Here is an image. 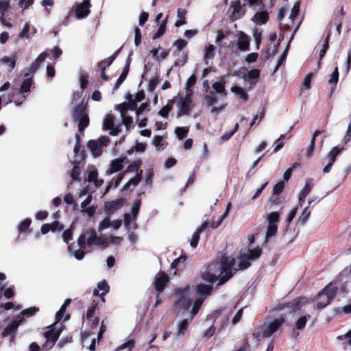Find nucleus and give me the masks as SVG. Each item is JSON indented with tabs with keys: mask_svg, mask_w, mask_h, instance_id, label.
<instances>
[{
	"mask_svg": "<svg viewBox=\"0 0 351 351\" xmlns=\"http://www.w3.org/2000/svg\"><path fill=\"white\" fill-rule=\"evenodd\" d=\"M215 56V47L213 45L205 46L204 48V59L206 60L213 58Z\"/></svg>",
	"mask_w": 351,
	"mask_h": 351,
	"instance_id": "47",
	"label": "nucleus"
},
{
	"mask_svg": "<svg viewBox=\"0 0 351 351\" xmlns=\"http://www.w3.org/2000/svg\"><path fill=\"white\" fill-rule=\"evenodd\" d=\"M172 106L170 104H167L163 106L159 111V114L163 117L167 118L169 115V112L172 110Z\"/></svg>",
	"mask_w": 351,
	"mask_h": 351,
	"instance_id": "58",
	"label": "nucleus"
},
{
	"mask_svg": "<svg viewBox=\"0 0 351 351\" xmlns=\"http://www.w3.org/2000/svg\"><path fill=\"white\" fill-rule=\"evenodd\" d=\"M123 47H121L119 49H117L114 53L109 58L104 59L98 63V66L100 69V77L105 81H108L109 80V77L106 74V67L110 66L114 60L118 57L119 54L121 52V50Z\"/></svg>",
	"mask_w": 351,
	"mask_h": 351,
	"instance_id": "8",
	"label": "nucleus"
},
{
	"mask_svg": "<svg viewBox=\"0 0 351 351\" xmlns=\"http://www.w3.org/2000/svg\"><path fill=\"white\" fill-rule=\"evenodd\" d=\"M141 165L142 160L141 159L136 160L128 165L126 171H136L138 173L140 171V167L141 166Z\"/></svg>",
	"mask_w": 351,
	"mask_h": 351,
	"instance_id": "45",
	"label": "nucleus"
},
{
	"mask_svg": "<svg viewBox=\"0 0 351 351\" xmlns=\"http://www.w3.org/2000/svg\"><path fill=\"white\" fill-rule=\"evenodd\" d=\"M60 335V331L56 330L53 324L51 325L49 327V330L44 333L45 337L46 338V342L43 345V348H46L47 350L51 349L57 341Z\"/></svg>",
	"mask_w": 351,
	"mask_h": 351,
	"instance_id": "6",
	"label": "nucleus"
},
{
	"mask_svg": "<svg viewBox=\"0 0 351 351\" xmlns=\"http://www.w3.org/2000/svg\"><path fill=\"white\" fill-rule=\"evenodd\" d=\"M311 318L310 315L301 316L295 323V326L298 330H302L305 328L308 319Z\"/></svg>",
	"mask_w": 351,
	"mask_h": 351,
	"instance_id": "39",
	"label": "nucleus"
},
{
	"mask_svg": "<svg viewBox=\"0 0 351 351\" xmlns=\"http://www.w3.org/2000/svg\"><path fill=\"white\" fill-rule=\"evenodd\" d=\"M231 8H232V9H233V12H232L233 16H232V18L234 17V19H232V20L234 21L238 19V17L234 16V15L239 13V12L241 10V5L240 1H237L232 2V5H231Z\"/></svg>",
	"mask_w": 351,
	"mask_h": 351,
	"instance_id": "56",
	"label": "nucleus"
},
{
	"mask_svg": "<svg viewBox=\"0 0 351 351\" xmlns=\"http://www.w3.org/2000/svg\"><path fill=\"white\" fill-rule=\"evenodd\" d=\"M141 205V199L140 198H137V199H134L132 209H131V212H132V214L134 218H136V217L138 216L139 210H140Z\"/></svg>",
	"mask_w": 351,
	"mask_h": 351,
	"instance_id": "50",
	"label": "nucleus"
},
{
	"mask_svg": "<svg viewBox=\"0 0 351 351\" xmlns=\"http://www.w3.org/2000/svg\"><path fill=\"white\" fill-rule=\"evenodd\" d=\"M87 147L90 149L95 156H99L101 154V148L98 142L95 140H90L87 143Z\"/></svg>",
	"mask_w": 351,
	"mask_h": 351,
	"instance_id": "25",
	"label": "nucleus"
},
{
	"mask_svg": "<svg viewBox=\"0 0 351 351\" xmlns=\"http://www.w3.org/2000/svg\"><path fill=\"white\" fill-rule=\"evenodd\" d=\"M123 47H121L119 49H117L114 53L109 58L104 59L98 63V66L100 69V77L105 81H108L109 80V77L106 74V67L110 66L114 60L118 57L119 54L121 52V50Z\"/></svg>",
	"mask_w": 351,
	"mask_h": 351,
	"instance_id": "7",
	"label": "nucleus"
},
{
	"mask_svg": "<svg viewBox=\"0 0 351 351\" xmlns=\"http://www.w3.org/2000/svg\"><path fill=\"white\" fill-rule=\"evenodd\" d=\"M280 219V217L278 212H271L267 215L265 242L268 241L270 238L276 234Z\"/></svg>",
	"mask_w": 351,
	"mask_h": 351,
	"instance_id": "3",
	"label": "nucleus"
},
{
	"mask_svg": "<svg viewBox=\"0 0 351 351\" xmlns=\"http://www.w3.org/2000/svg\"><path fill=\"white\" fill-rule=\"evenodd\" d=\"M285 188V182L284 181H280L277 184H276L273 188V195H279L280 194Z\"/></svg>",
	"mask_w": 351,
	"mask_h": 351,
	"instance_id": "57",
	"label": "nucleus"
},
{
	"mask_svg": "<svg viewBox=\"0 0 351 351\" xmlns=\"http://www.w3.org/2000/svg\"><path fill=\"white\" fill-rule=\"evenodd\" d=\"M313 180L308 179L306 182L305 186L302 189L299 194V200L302 201L305 199V197L308 195L311 192L313 187Z\"/></svg>",
	"mask_w": 351,
	"mask_h": 351,
	"instance_id": "24",
	"label": "nucleus"
},
{
	"mask_svg": "<svg viewBox=\"0 0 351 351\" xmlns=\"http://www.w3.org/2000/svg\"><path fill=\"white\" fill-rule=\"evenodd\" d=\"M110 291V287L106 280L100 281L93 291L94 296H99L102 302H105V295Z\"/></svg>",
	"mask_w": 351,
	"mask_h": 351,
	"instance_id": "13",
	"label": "nucleus"
},
{
	"mask_svg": "<svg viewBox=\"0 0 351 351\" xmlns=\"http://www.w3.org/2000/svg\"><path fill=\"white\" fill-rule=\"evenodd\" d=\"M99 306V302L96 301L95 300H93L90 306L88 307L87 313H86V318L88 320H91L92 318L95 316L96 310L98 309Z\"/></svg>",
	"mask_w": 351,
	"mask_h": 351,
	"instance_id": "37",
	"label": "nucleus"
},
{
	"mask_svg": "<svg viewBox=\"0 0 351 351\" xmlns=\"http://www.w3.org/2000/svg\"><path fill=\"white\" fill-rule=\"evenodd\" d=\"M32 220L29 218H26L22 221L19 225V231L20 232H30L29 226L31 225Z\"/></svg>",
	"mask_w": 351,
	"mask_h": 351,
	"instance_id": "41",
	"label": "nucleus"
},
{
	"mask_svg": "<svg viewBox=\"0 0 351 351\" xmlns=\"http://www.w3.org/2000/svg\"><path fill=\"white\" fill-rule=\"evenodd\" d=\"M142 173L143 171L140 170L139 172H138L134 177L131 178L128 182L129 184H133V185H137L142 180Z\"/></svg>",
	"mask_w": 351,
	"mask_h": 351,
	"instance_id": "60",
	"label": "nucleus"
},
{
	"mask_svg": "<svg viewBox=\"0 0 351 351\" xmlns=\"http://www.w3.org/2000/svg\"><path fill=\"white\" fill-rule=\"evenodd\" d=\"M343 149L344 147L343 145H339L337 146L333 147L328 154L329 162L334 164V162L336 160L337 156L339 154H340Z\"/></svg>",
	"mask_w": 351,
	"mask_h": 351,
	"instance_id": "23",
	"label": "nucleus"
},
{
	"mask_svg": "<svg viewBox=\"0 0 351 351\" xmlns=\"http://www.w3.org/2000/svg\"><path fill=\"white\" fill-rule=\"evenodd\" d=\"M71 299L67 298L64 300V304L61 306L60 310L56 313V318L57 322H60L62 320V319L65 313L66 308L71 304Z\"/></svg>",
	"mask_w": 351,
	"mask_h": 351,
	"instance_id": "32",
	"label": "nucleus"
},
{
	"mask_svg": "<svg viewBox=\"0 0 351 351\" xmlns=\"http://www.w3.org/2000/svg\"><path fill=\"white\" fill-rule=\"evenodd\" d=\"M285 322V318L283 315H282L280 317L275 319L274 321L270 322L267 328L263 331V337L265 338L271 337L275 332L280 328Z\"/></svg>",
	"mask_w": 351,
	"mask_h": 351,
	"instance_id": "9",
	"label": "nucleus"
},
{
	"mask_svg": "<svg viewBox=\"0 0 351 351\" xmlns=\"http://www.w3.org/2000/svg\"><path fill=\"white\" fill-rule=\"evenodd\" d=\"M127 99H128V102H125L127 108L130 110H135L136 112L137 102H136V101H135L133 99L132 95L130 94H128Z\"/></svg>",
	"mask_w": 351,
	"mask_h": 351,
	"instance_id": "52",
	"label": "nucleus"
},
{
	"mask_svg": "<svg viewBox=\"0 0 351 351\" xmlns=\"http://www.w3.org/2000/svg\"><path fill=\"white\" fill-rule=\"evenodd\" d=\"M297 211H298V208L295 207L287 215V218H286V226L284 228L285 232L288 230L289 226L290 223L291 222V221L295 217Z\"/></svg>",
	"mask_w": 351,
	"mask_h": 351,
	"instance_id": "49",
	"label": "nucleus"
},
{
	"mask_svg": "<svg viewBox=\"0 0 351 351\" xmlns=\"http://www.w3.org/2000/svg\"><path fill=\"white\" fill-rule=\"evenodd\" d=\"M199 234L200 233L197 232L196 230L193 232L190 242L191 246L192 247L195 248L197 247L199 240Z\"/></svg>",
	"mask_w": 351,
	"mask_h": 351,
	"instance_id": "63",
	"label": "nucleus"
},
{
	"mask_svg": "<svg viewBox=\"0 0 351 351\" xmlns=\"http://www.w3.org/2000/svg\"><path fill=\"white\" fill-rule=\"evenodd\" d=\"M308 208V206L305 208L299 217V221L302 225L306 223V222L307 221L308 219L311 215V211L309 210Z\"/></svg>",
	"mask_w": 351,
	"mask_h": 351,
	"instance_id": "53",
	"label": "nucleus"
},
{
	"mask_svg": "<svg viewBox=\"0 0 351 351\" xmlns=\"http://www.w3.org/2000/svg\"><path fill=\"white\" fill-rule=\"evenodd\" d=\"M86 234H88L87 238V244L89 245H104L106 243V241L102 239L100 237H98L96 231L93 228L89 229Z\"/></svg>",
	"mask_w": 351,
	"mask_h": 351,
	"instance_id": "16",
	"label": "nucleus"
},
{
	"mask_svg": "<svg viewBox=\"0 0 351 351\" xmlns=\"http://www.w3.org/2000/svg\"><path fill=\"white\" fill-rule=\"evenodd\" d=\"M192 102L191 94H186L184 99L181 98L178 106L179 107V112L178 116L189 115L191 108L190 105Z\"/></svg>",
	"mask_w": 351,
	"mask_h": 351,
	"instance_id": "11",
	"label": "nucleus"
},
{
	"mask_svg": "<svg viewBox=\"0 0 351 351\" xmlns=\"http://www.w3.org/2000/svg\"><path fill=\"white\" fill-rule=\"evenodd\" d=\"M127 158H119L111 161L110 167L106 171V173L110 175L121 171L123 167L124 160Z\"/></svg>",
	"mask_w": 351,
	"mask_h": 351,
	"instance_id": "18",
	"label": "nucleus"
},
{
	"mask_svg": "<svg viewBox=\"0 0 351 351\" xmlns=\"http://www.w3.org/2000/svg\"><path fill=\"white\" fill-rule=\"evenodd\" d=\"M250 37L241 32L238 39V49L240 51H247L250 48Z\"/></svg>",
	"mask_w": 351,
	"mask_h": 351,
	"instance_id": "20",
	"label": "nucleus"
},
{
	"mask_svg": "<svg viewBox=\"0 0 351 351\" xmlns=\"http://www.w3.org/2000/svg\"><path fill=\"white\" fill-rule=\"evenodd\" d=\"M86 234L85 233L80 234L77 239V243L78 245L80 246V249L74 252V256L76 259L79 261L82 260L85 255L84 250L86 248Z\"/></svg>",
	"mask_w": 351,
	"mask_h": 351,
	"instance_id": "14",
	"label": "nucleus"
},
{
	"mask_svg": "<svg viewBox=\"0 0 351 351\" xmlns=\"http://www.w3.org/2000/svg\"><path fill=\"white\" fill-rule=\"evenodd\" d=\"M90 0H83L82 3H75V14L77 19H84L90 14Z\"/></svg>",
	"mask_w": 351,
	"mask_h": 351,
	"instance_id": "10",
	"label": "nucleus"
},
{
	"mask_svg": "<svg viewBox=\"0 0 351 351\" xmlns=\"http://www.w3.org/2000/svg\"><path fill=\"white\" fill-rule=\"evenodd\" d=\"M213 289V286L212 285L199 283L195 286L196 293L200 296L199 298H204V300L211 294Z\"/></svg>",
	"mask_w": 351,
	"mask_h": 351,
	"instance_id": "15",
	"label": "nucleus"
},
{
	"mask_svg": "<svg viewBox=\"0 0 351 351\" xmlns=\"http://www.w3.org/2000/svg\"><path fill=\"white\" fill-rule=\"evenodd\" d=\"M189 131V130L188 128L178 127L176 128L175 133L176 134L177 137L180 140H182L187 136Z\"/></svg>",
	"mask_w": 351,
	"mask_h": 351,
	"instance_id": "51",
	"label": "nucleus"
},
{
	"mask_svg": "<svg viewBox=\"0 0 351 351\" xmlns=\"http://www.w3.org/2000/svg\"><path fill=\"white\" fill-rule=\"evenodd\" d=\"M189 324V322L188 319L182 320L179 324L178 335H184L188 329Z\"/></svg>",
	"mask_w": 351,
	"mask_h": 351,
	"instance_id": "55",
	"label": "nucleus"
},
{
	"mask_svg": "<svg viewBox=\"0 0 351 351\" xmlns=\"http://www.w3.org/2000/svg\"><path fill=\"white\" fill-rule=\"evenodd\" d=\"M231 91L236 93L237 95L239 96L240 98H241L244 101H247L248 99V95L241 87L237 86H232L231 88Z\"/></svg>",
	"mask_w": 351,
	"mask_h": 351,
	"instance_id": "42",
	"label": "nucleus"
},
{
	"mask_svg": "<svg viewBox=\"0 0 351 351\" xmlns=\"http://www.w3.org/2000/svg\"><path fill=\"white\" fill-rule=\"evenodd\" d=\"M180 58H178L174 62V66H182L188 61V53L182 52L180 53Z\"/></svg>",
	"mask_w": 351,
	"mask_h": 351,
	"instance_id": "46",
	"label": "nucleus"
},
{
	"mask_svg": "<svg viewBox=\"0 0 351 351\" xmlns=\"http://www.w3.org/2000/svg\"><path fill=\"white\" fill-rule=\"evenodd\" d=\"M167 18L160 23V26H159V28L158 29L157 32H156V34L153 36L152 37V39L153 40H156L158 38H160V36H162L165 31H166V27H167Z\"/></svg>",
	"mask_w": 351,
	"mask_h": 351,
	"instance_id": "44",
	"label": "nucleus"
},
{
	"mask_svg": "<svg viewBox=\"0 0 351 351\" xmlns=\"http://www.w3.org/2000/svg\"><path fill=\"white\" fill-rule=\"evenodd\" d=\"M262 254V250L257 247L256 248L252 249L249 250V254L247 255L250 256L251 260H254L261 256Z\"/></svg>",
	"mask_w": 351,
	"mask_h": 351,
	"instance_id": "54",
	"label": "nucleus"
},
{
	"mask_svg": "<svg viewBox=\"0 0 351 351\" xmlns=\"http://www.w3.org/2000/svg\"><path fill=\"white\" fill-rule=\"evenodd\" d=\"M73 168L72 169L71 172V178L73 180L80 181V166L82 164H80V161H78L77 159H75L73 162Z\"/></svg>",
	"mask_w": 351,
	"mask_h": 351,
	"instance_id": "28",
	"label": "nucleus"
},
{
	"mask_svg": "<svg viewBox=\"0 0 351 351\" xmlns=\"http://www.w3.org/2000/svg\"><path fill=\"white\" fill-rule=\"evenodd\" d=\"M19 327V323L16 321H12L4 329L2 335L3 337H7L8 335L14 333Z\"/></svg>",
	"mask_w": 351,
	"mask_h": 351,
	"instance_id": "31",
	"label": "nucleus"
},
{
	"mask_svg": "<svg viewBox=\"0 0 351 351\" xmlns=\"http://www.w3.org/2000/svg\"><path fill=\"white\" fill-rule=\"evenodd\" d=\"M322 132L321 130H317L314 132V133L313 134L312 139L311 141V144H310L309 147H308L306 152V156L307 158H310L313 156L314 149H315V138L317 136L321 134Z\"/></svg>",
	"mask_w": 351,
	"mask_h": 351,
	"instance_id": "26",
	"label": "nucleus"
},
{
	"mask_svg": "<svg viewBox=\"0 0 351 351\" xmlns=\"http://www.w3.org/2000/svg\"><path fill=\"white\" fill-rule=\"evenodd\" d=\"M39 311V308L37 307H30L26 309H24L22 311V315L26 317H30L34 315H35L38 311Z\"/></svg>",
	"mask_w": 351,
	"mask_h": 351,
	"instance_id": "59",
	"label": "nucleus"
},
{
	"mask_svg": "<svg viewBox=\"0 0 351 351\" xmlns=\"http://www.w3.org/2000/svg\"><path fill=\"white\" fill-rule=\"evenodd\" d=\"M169 281V278L166 273H159L158 276H156L154 280V287L158 293L163 291Z\"/></svg>",
	"mask_w": 351,
	"mask_h": 351,
	"instance_id": "12",
	"label": "nucleus"
},
{
	"mask_svg": "<svg viewBox=\"0 0 351 351\" xmlns=\"http://www.w3.org/2000/svg\"><path fill=\"white\" fill-rule=\"evenodd\" d=\"M333 287L337 288V293L339 291L342 294H346L348 292L346 283H341L337 280L330 282Z\"/></svg>",
	"mask_w": 351,
	"mask_h": 351,
	"instance_id": "43",
	"label": "nucleus"
},
{
	"mask_svg": "<svg viewBox=\"0 0 351 351\" xmlns=\"http://www.w3.org/2000/svg\"><path fill=\"white\" fill-rule=\"evenodd\" d=\"M235 265V258L234 257H229L226 255H223L220 259V274L219 279L216 286L219 287L230 279H231L234 274L237 271V269H234Z\"/></svg>",
	"mask_w": 351,
	"mask_h": 351,
	"instance_id": "1",
	"label": "nucleus"
},
{
	"mask_svg": "<svg viewBox=\"0 0 351 351\" xmlns=\"http://www.w3.org/2000/svg\"><path fill=\"white\" fill-rule=\"evenodd\" d=\"M114 126V117L112 114L106 116L104 123L103 128L105 130H108Z\"/></svg>",
	"mask_w": 351,
	"mask_h": 351,
	"instance_id": "35",
	"label": "nucleus"
},
{
	"mask_svg": "<svg viewBox=\"0 0 351 351\" xmlns=\"http://www.w3.org/2000/svg\"><path fill=\"white\" fill-rule=\"evenodd\" d=\"M250 258L247 254H243L240 256V262L239 267L240 269H245L251 265Z\"/></svg>",
	"mask_w": 351,
	"mask_h": 351,
	"instance_id": "36",
	"label": "nucleus"
},
{
	"mask_svg": "<svg viewBox=\"0 0 351 351\" xmlns=\"http://www.w3.org/2000/svg\"><path fill=\"white\" fill-rule=\"evenodd\" d=\"M158 84V77L152 78L149 80V82L148 84V88H147L149 92L154 91L155 90V88H156Z\"/></svg>",
	"mask_w": 351,
	"mask_h": 351,
	"instance_id": "64",
	"label": "nucleus"
},
{
	"mask_svg": "<svg viewBox=\"0 0 351 351\" xmlns=\"http://www.w3.org/2000/svg\"><path fill=\"white\" fill-rule=\"evenodd\" d=\"M337 295V288L332 284H328L317 294V308L322 309L330 304Z\"/></svg>",
	"mask_w": 351,
	"mask_h": 351,
	"instance_id": "2",
	"label": "nucleus"
},
{
	"mask_svg": "<svg viewBox=\"0 0 351 351\" xmlns=\"http://www.w3.org/2000/svg\"><path fill=\"white\" fill-rule=\"evenodd\" d=\"M204 301V298H197L195 300L193 306L191 311V319H193L199 312L203 302Z\"/></svg>",
	"mask_w": 351,
	"mask_h": 351,
	"instance_id": "40",
	"label": "nucleus"
},
{
	"mask_svg": "<svg viewBox=\"0 0 351 351\" xmlns=\"http://www.w3.org/2000/svg\"><path fill=\"white\" fill-rule=\"evenodd\" d=\"M205 99L207 102L208 106H209L214 105L217 101V97L213 93H210V94L206 95L205 96Z\"/></svg>",
	"mask_w": 351,
	"mask_h": 351,
	"instance_id": "62",
	"label": "nucleus"
},
{
	"mask_svg": "<svg viewBox=\"0 0 351 351\" xmlns=\"http://www.w3.org/2000/svg\"><path fill=\"white\" fill-rule=\"evenodd\" d=\"M261 10L257 12L252 18L253 21L259 25L266 23L269 20V13L264 10Z\"/></svg>",
	"mask_w": 351,
	"mask_h": 351,
	"instance_id": "21",
	"label": "nucleus"
},
{
	"mask_svg": "<svg viewBox=\"0 0 351 351\" xmlns=\"http://www.w3.org/2000/svg\"><path fill=\"white\" fill-rule=\"evenodd\" d=\"M17 59L18 56L16 53H14L11 57L7 56L3 57L1 61L4 64H8L10 70H12L16 66Z\"/></svg>",
	"mask_w": 351,
	"mask_h": 351,
	"instance_id": "27",
	"label": "nucleus"
},
{
	"mask_svg": "<svg viewBox=\"0 0 351 351\" xmlns=\"http://www.w3.org/2000/svg\"><path fill=\"white\" fill-rule=\"evenodd\" d=\"M124 174H125L124 172L119 173L118 176H117V178L114 180H112L111 182L108 183V186L106 188L105 193H108L110 190V189L112 187V186H114V187H117L119 185V184L121 183V180H123Z\"/></svg>",
	"mask_w": 351,
	"mask_h": 351,
	"instance_id": "38",
	"label": "nucleus"
},
{
	"mask_svg": "<svg viewBox=\"0 0 351 351\" xmlns=\"http://www.w3.org/2000/svg\"><path fill=\"white\" fill-rule=\"evenodd\" d=\"M299 11H300V2L298 1L293 5V6L291 9V12L290 14V19H291L292 20H294L298 16Z\"/></svg>",
	"mask_w": 351,
	"mask_h": 351,
	"instance_id": "61",
	"label": "nucleus"
},
{
	"mask_svg": "<svg viewBox=\"0 0 351 351\" xmlns=\"http://www.w3.org/2000/svg\"><path fill=\"white\" fill-rule=\"evenodd\" d=\"M178 294L180 296L178 303L184 309H188L191 306V300L188 298L189 290L188 287L178 291Z\"/></svg>",
	"mask_w": 351,
	"mask_h": 351,
	"instance_id": "17",
	"label": "nucleus"
},
{
	"mask_svg": "<svg viewBox=\"0 0 351 351\" xmlns=\"http://www.w3.org/2000/svg\"><path fill=\"white\" fill-rule=\"evenodd\" d=\"M84 114H88L87 104L82 101L74 108L71 114L72 119L74 121H77V119L82 117Z\"/></svg>",
	"mask_w": 351,
	"mask_h": 351,
	"instance_id": "19",
	"label": "nucleus"
},
{
	"mask_svg": "<svg viewBox=\"0 0 351 351\" xmlns=\"http://www.w3.org/2000/svg\"><path fill=\"white\" fill-rule=\"evenodd\" d=\"M29 73H26L24 75V77H26V79H25L23 80V82H22V84L21 85L20 90H19V92L21 93H25L30 91L31 87L33 84V79H32V77H29Z\"/></svg>",
	"mask_w": 351,
	"mask_h": 351,
	"instance_id": "22",
	"label": "nucleus"
},
{
	"mask_svg": "<svg viewBox=\"0 0 351 351\" xmlns=\"http://www.w3.org/2000/svg\"><path fill=\"white\" fill-rule=\"evenodd\" d=\"M126 199L120 197L113 201L106 202L104 206V210L106 215H111L116 211L121 209L125 204Z\"/></svg>",
	"mask_w": 351,
	"mask_h": 351,
	"instance_id": "5",
	"label": "nucleus"
},
{
	"mask_svg": "<svg viewBox=\"0 0 351 351\" xmlns=\"http://www.w3.org/2000/svg\"><path fill=\"white\" fill-rule=\"evenodd\" d=\"M187 45V42L182 38H179L173 43V46L176 47L173 52L174 56H180L181 51Z\"/></svg>",
	"mask_w": 351,
	"mask_h": 351,
	"instance_id": "29",
	"label": "nucleus"
},
{
	"mask_svg": "<svg viewBox=\"0 0 351 351\" xmlns=\"http://www.w3.org/2000/svg\"><path fill=\"white\" fill-rule=\"evenodd\" d=\"M213 88L219 94L226 96L227 95L224 87V82H216L213 84Z\"/></svg>",
	"mask_w": 351,
	"mask_h": 351,
	"instance_id": "48",
	"label": "nucleus"
},
{
	"mask_svg": "<svg viewBox=\"0 0 351 351\" xmlns=\"http://www.w3.org/2000/svg\"><path fill=\"white\" fill-rule=\"evenodd\" d=\"M78 121V130L80 132H84V130L88 126L90 120L88 114H84L82 117L77 119Z\"/></svg>",
	"mask_w": 351,
	"mask_h": 351,
	"instance_id": "30",
	"label": "nucleus"
},
{
	"mask_svg": "<svg viewBox=\"0 0 351 351\" xmlns=\"http://www.w3.org/2000/svg\"><path fill=\"white\" fill-rule=\"evenodd\" d=\"M200 277L202 280L210 283H214L217 280V276L208 270L201 272Z\"/></svg>",
	"mask_w": 351,
	"mask_h": 351,
	"instance_id": "33",
	"label": "nucleus"
},
{
	"mask_svg": "<svg viewBox=\"0 0 351 351\" xmlns=\"http://www.w3.org/2000/svg\"><path fill=\"white\" fill-rule=\"evenodd\" d=\"M338 81H339V70H338V66H336L333 72L332 73V74L330 76V79L328 80V84L333 86L331 88V93L333 91L335 86H337Z\"/></svg>",
	"mask_w": 351,
	"mask_h": 351,
	"instance_id": "34",
	"label": "nucleus"
},
{
	"mask_svg": "<svg viewBox=\"0 0 351 351\" xmlns=\"http://www.w3.org/2000/svg\"><path fill=\"white\" fill-rule=\"evenodd\" d=\"M308 302V298L304 296L298 297L291 301L281 304L280 308H288L289 313H295L302 309Z\"/></svg>",
	"mask_w": 351,
	"mask_h": 351,
	"instance_id": "4",
	"label": "nucleus"
}]
</instances>
